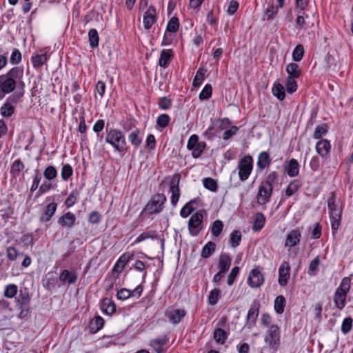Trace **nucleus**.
Segmentation results:
<instances>
[{
    "instance_id": "obj_1",
    "label": "nucleus",
    "mask_w": 353,
    "mask_h": 353,
    "mask_svg": "<svg viewBox=\"0 0 353 353\" xmlns=\"http://www.w3.org/2000/svg\"><path fill=\"white\" fill-rule=\"evenodd\" d=\"M23 76V69L21 67H14L7 73L0 75V99L4 98L6 94L12 92L18 82L23 86L21 81Z\"/></svg>"
},
{
    "instance_id": "obj_2",
    "label": "nucleus",
    "mask_w": 353,
    "mask_h": 353,
    "mask_svg": "<svg viewBox=\"0 0 353 353\" xmlns=\"http://www.w3.org/2000/svg\"><path fill=\"white\" fill-rule=\"evenodd\" d=\"M105 132V142L114 148V152H118L121 157H123L128 149L123 132L116 128L106 129Z\"/></svg>"
},
{
    "instance_id": "obj_3",
    "label": "nucleus",
    "mask_w": 353,
    "mask_h": 353,
    "mask_svg": "<svg viewBox=\"0 0 353 353\" xmlns=\"http://www.w3.org/2000/svg\"><path fill=\"white\" fill-rule=\"evenodd\" d=\"M336 196L335 192H331L327 200V208L329 211L332 234L334 235L341 225L342 216V207L336 203Z\"/></svg>"
},
{
    "instance_id": "obj_4",
    "label": "nucleus",
    "mask_w": 353,
    "mask_h": 353,
    "mask_svg": "<svg viewBox=\"0 0 353 353\" xmlns=\"http://www.w3.org/2000/svg\"><path fill=\"white\" fill-rule=\"evenodd\" d=\"M166 201V196L163 194L157 193L152 197L144 210L149 214L159 213L163 210Z\"/></svg>"
},
{
    "instance_id": "obj_5",
    "label": "nucleus",
    "mask_w": 353,
    "mask_h": 353,
    "mask_svg": "<svg viewBox=\"0 0 353 353\" xmlns=\"http://www.w3.org/2000/svg\"><path fill=\"white\" fill-rule=\"evenodd\" d=\"M239 176L241 181H246L253 169V159L250 155H245L238 163Z\"/></svg>"
},
{
    "instance_id": "obj_6",
    "label": "nucleus",
    "mask_w": 353,
    "mask_h": 353,
    "mask_svg": "<svg viewBox=\"0 0 353 353\" xmlns=\"http://www.w3.org/2000/svg\"><path fill=\"white\" fill-rule=\"evenodd\" d=\"M22 96L23 93H21L8 97L5 103L0 108L1 114L6 118L12 117L15 111V105Z\"/></svg>"
},
{
    "instance_id": "obj_7",
    "label": "nucleus",
    "mask_w": 353,
    "mask_h": 353,
    "mask_svg": "<svg viewBox=\"0 0 353 353\" xmlns=\"http://www.w3.org/2000/svg\"><path fill=\"white\" fill-rule=\"evenodd\" d=\"M203 214L201 212H196L193 214L188 221V230L190 234L193 236H197L202 229Z\"/></svg>"
},
{
    "instance_id": "obj_8",
    "label": "nucleus",
    "mask_w": 353,
    "mask_h": 353,
    "mask_svg": "<svg viewBox=\"0 0 353 353\" xmlns=\"http://www.w3.org/2000/svg\"><path fill=\"white\" fill-rule=\"evenodd\" d=\"M265 341L268 345L274 348L277 347L280 344V332L279 327L276 325H272L265 337Z\"/></svg>"
},
{
    "instance_id": "obj_9",
    "label": "nucleus",
    "mask_w": 353,
    "mask_h": 353,
    "mask_svg": "<svg viewBox=\"0 0 353 353\" xmlns=\"http://www.w3.org/2000/svg\"><path fill=\"white\" fill-rule=\"evenodd\" d=\"M272 192V187H270L267 185H265L263 183L261 182L259 187L257 193L258 203L260 205H263L268 203L270 200Z\"/></svg>"
},
{
    "instance_id": "obj_10",
    "label": "nucleus",
    "mask_w": 353,
    "mask_h": 353,
    "mask_svg": "<svg viewBox=\"0 0 353 353\" xmlns=\"http://www.w3.org/2000/svg\"><path fill=\"white\" fill-rule=\"evenodd\" d=\"M179 181L180 176L179 174H174L170 181L171 203L174 207L176 205L180 197Z\"/></svg>"
},
{
    "instance_id": "obj_11",
    "label": "nucleus",
    "mask_w": 353,
    "mask_h": 353,
    "mask_svg": "<svg viewBox=\"0 0 353 353\" xmlns=\"http://www.w3.org/2000/svg\"><path fill=\"white\" fill-rule=\"evenodd\" d=\"M264 282L263 274L258 269H253L250 272L248 278V283L252 288H257L261 287Z\"/></svg>"
},
{
    "instance_id": "obj_12",
    "label": "nucleus",
    "mask_w": 353,
    "mask_h": 353,
    "mask_svg": "<svg viewBox=\"0 0 353 353\" xmlns=\"http://www.w3.org/2000/svg\"><path fill=\"white\" fill-rule=\"evenodd\" d=\"M59 279L63 285H73L78 280V274L74 270H64L61 272Z\"/></svg>"
},
{
    "instance_id": "obj_13",
    "label": "nucleus",
    "mask_w": 353,
    "mask_h": 353,
    "mask_svg": "<svg viewBox=\"0 0 353 353\" xmlns=\"http://www.w3.org/2000/svg\"><path fill=\"white\" fill-rule=\"evenodd\" d=\"M301 237V233L299 229L292 230L286 236L285 247L291 248L296 245L300 242Z\"/></svg>"
},
{
    "instance_id": "obj_14",
    "label": "nucleus",
    "mask_w": 353,
    "mask_h": 353,
    "mask_svg": "<svg viewBox=\"0 0 353 353\" xmlns=\"http://www.w3.org/2000/svg\"><path fill=\"white\" fill-rule=\"evenodd\" d=\"M156 9L154 6H150L143 14V25L145 30L151 28L156 21Z\"/></svg>"
},
{
    "instance_id": "obj_15",
    "label": "nucleus",
    "mask_w": 353,
    "mask_h": 353,
    "mask_svg": "<svg viewBox=\"0 0 353 353\" xmlns=\"http://www.w3.org/2000/svg\"><path fill=\"white\" fill-rule=\"evenodd\" d=\"M76 219L73 213L68 212L58 219L57 223L61 228H71L74 225Z\"/></svg>"
},
{
    "instance_id": "obj_16",
    "label": "nucleus",
    "mask_w": 353,
    "mask_h": 353,
    "mask_svg": "<svg viewBox=\"0 0 353 353\" xmlns=\"http://www.w3.org/2000/svg\"><path fill=\"white\" fill-rule=\"evenodd\" d=\"M331 145L330 141L327 139H321L316 144V152L325 159H327L330 156Z\"/></svg>"
},
{
    "instance_id": "obj_17",
    "label": "nucleus",
    "mask_w": 353,
    "mask_h": 353,
    "mask_svg": "<svg viewBox=\"0 0 353 353\" xmlns=\"http://www.w3.org/2000/svg\"><path fill=\"white\" fill-rule=\"evenodd\" d=\"M186 315L185 310L173 309L165 312V316L172 324H178Z\"/></svg>"
},
{
    "instance_id": "obj_18",
    "label": "nucleus",
    "mask_w": 353,
    "mask_h": 353,
    "mask_svg": "<svg viewBox=\"0 0 353 353\" xmlns=\"http://www.w3.org/2000/svg\"><path fill=\"white\" fill-rule=\"evenodd\" d=\"M290 265L286 261H284L279 269V280L278 282L280 285L285 286L290 278Z\"/></svg>"
},
{
    "instance_id": "obj_19",
    "label": "nucleus",
    "mask_w": 353,
    "mask_h": 353,
    "mask_svg": "<svg viewBox=\"0 0 353 353\" xmlns=\"http://www.w3.org/2000/svg\"><path fill=\"white\" fill-rule=\"evenodd\" d=\"M259 303L257 301H254V303L252 304L250 308L249 309L246 316L247 324L249 325L250 327L255 324L259 315Z\"/></svg>"
},
{
    "instance_id": "obj_20",
    "label": "nucleus",
    "mask_w": 353,
    "mask_h": 353,
    "mask_svg": "<svg viewBox=\"0 0 353 353\" xmlns=\"http://www.w3.org/2000/svg\"><path fill=\"white\" fill-rule=\"evenodd\" d=\"M57 208V204L55 202L49 203L44 211V212L40 216V221L42 223L48 222L51 218L54 216Z\"/></svg>"
},
{
    "instance_id": "obj_21",
    "label": "nucleus",
    "mask_w": 353,
    "mask_h": 353,
    "mask_svg": "<svg viewBox=\"0 0 353 353\" xmlns=\"http://www.w3.org/2000/svg\"><path fill=\"white\" fill-rule=\"evenodd\" d=\"M30 296L27 289L21 290L16 301V307L30 306Z\"/></svg>"
},
{
    "instance_id": "obj_22",
    "label": "nucleus",
    "mask_w": 353,
    "mask_h": 353,
    "mask_svg": "<svg viewBox=\"0 0 353 353\" xmlns=\"http://www.w3.org/2000/svg\"><path fill=\"white\" fill-rule=\"evenodd\" d=\"M287 174L290 177H295L299 175L300 165L296 159H292L285 167Z\"/></svg>"
},
{
    "instance_id": "obj_23",
    "label": "nucleus",
    "mask_w": 353,
    "mask_h": 353,
    "mask_svg": "<svg viewBox=\"0 0 353 353\" xmlns=\"http://www.w3.org/2000/svg\"><path fill=\"white\" fill-rule=\"evenodd\" d=\"M232 259L227 253H221L219 258L218 267L220 271L227 272L231 265Z\"/></svg>"
},
{
    "instance_id": "obj_24",
    "label": "nucleus",
    "mask_w": 353,
    "mask_h": 353,
    "mask_svg": "<svg viewBox=\"0 0 353 353\" xmlns=\"http://www.w3.org/2000/svg\"><path fill=\"white\" fill-rule=\"evenodd\" d=\"M173 57V52L171 49L163 50L161 52L159 59V66L166 68L168 67L170 61Z\"/></svg>"
},
{
    "instance_id": "obj_25",
    "label": "nucleus",
    "mask_w": 353,
    "mask_h": 353,
    "mask_svg": "<svg viewBox=\"0 0 353 353\" xmlns=\"http://www.w3.org/2000/svg\"><path fill=\"white\" fill-rule=\"evenodd\" d=\"M101 308L103 312L107 314H111L116 311V305L114 301L108 297L103 299L101 304Z\"/></svg>"
},
{
    "instance_id": "obj_26",
    "label": "nucleus",
    "mask_w": 353,
    "mask_h": 353,
    "mask_svg": "<svg viewBox=\"0 0 353 353\" xmlns=\"http://www.w3.org/2000/svg\"><path fill=\"white\" fill-rule=\"evenodd\" d=\"M271 163V158L267 152H262L259 154L257 161V167L260 170L268 168Z\"/></svg>"
},
{
    "instance_id": "obj_27",
    "label": "nucleus",
    "mask_w": 353,
    "mask_h": 353,
    "mask_svg": "<svg viewBox=\"0 0 353 353\" xmlns=\"http://www.w3.org/2000/svg\"><path fill=\"white\" fill-rule=\"evenodd\" d=\"M346 296L347 294L336 290L334 296V302L338 309L342 310L345 306Z\"/></svg>"
},
{
    "instance_id": "obj_28",
    "label": "nucleus",
    "mask_w": 353,
    "mask_h": 353,
    "mask_svg": "<svg viewBox=\"0 0 353 353\" xmlns=\"http://www.w3.org/2000/svg\"><path fill=\"white\" fill-rule=\"evenodd\" d=\"M286 72L288 74V77L292 79H298L301 74V70L297 63H290L286 67Z\"/></svg>"
},
{
    "instance_id": "obj_29",
    "label": "nucleus",
    "mask_w": 353,
    "mask_h": 353,
    "mask_svg": "<svg viewBox=\"0 0 353 353\" xmlns=\"http://www.w3.org/2000/svg\"><path fill=\"white\" fill-rule=\"evenodd\" d=\"M302 183L301 181L298 179H294L290 182L287 186L285 193L288 197L294 195L301 187Z\"/></svg>"
},
{
    "instance_id": "obj_30",
    "label": "nucleus",
    "mask_w": 353,
    "mask_h": 353,
    "mask_svg": "<svg viewBox=\"0 0 353 353\" xmlns=\"http://www.w3.org/2000/svg\"><path fill=\"white\" fill-rule=\"evenodd\" d=\"M141 130L135 129L128 135V140L136 148H139L142 143V138L140 137Z\"/></svg>"
},
{
    "instance_id": "obj_31",
    "label": "nucleus",
    "mask_w": 353,
    "mask_h": 353,
    "mask_svg": "<svg viewBox=\"0 0 353 353\" xmlns=\"http://www.w3.org/2000/svg\"><path fill=\"white\" fill-rule=\"evenodd\" d=\"M265 217L261 212H257L254 215V221L252 225V230L255 232L261 230L265 225Z\"/></svg>"
},
{
    "instance_id": "obj_32",
    "label": "nucleus",
    "mask_w": 353,
    "mask_h": 353,
    "mask_svg": "<svg viewBox=\"0 0 353 353\" xmlns=\"http://www.w3.org/2000/svg\"><path fill=\"white\" fill-rule=\"evenodd\" d=\"M104 325V321L101 316H96L89 324V328L92 333H96L100 330Z\"/></svg>"
},
{
    "instance_id": "obj_33",
    "label": "nucleus",
    "mask_w": 353,
    "mask_h": 353,
    "mask_svg": "<svg viewBox=\"0 0 353 353\" xmlns=\"http://www.w3.org/2000/svg\"><path fill=\"white\" fill-rule=\"evenodd\" d=\"M215 250L216 244L212 241H209L203 246L201 256L203 259H208L215 252Z\"/></svg>"
},
{
    "instance_id": "obj_34",
    "label": "nucleus",
    "mask_w": 353,
    "mask_h": 353,
    "mask_svg": "<svg viewBox=\"0 0 353 353\" xmlns=\"http://www.w3.org/2000/svg\"><path fill=\"white\" fill-rule=\"evenodd\" d=\"M272 92L273 95L280 101H283L285 97L284 86L281 83H275L272 87Z\"/></svg>"
},
{
    "instance_id": "obj_35",
    "label": "nucleus",
    "mask_w": 353,
    "mask_h": 353,
    "mask_svg": "<svg viewBox=\"0 0 353 353\" xmlns=\"http://www.w3.org/2000/svg\"><path fill=\"white\" fill-rule=\"evenodd\" d=\"M228 336V333L221 328H216L214 331V339L218 343L223 344L225 342Z\"/></svg>"
},
{
    "instance_id": "obj_36",
    "label": "nucleus",
    "mask_w": 353,
    "mask_h": 353,
    "mask_svg": "<svg viewBox=\"0 0 353 353\" xmlns=\"http://www.w3.org/2000/svg\"><path fill=\"white\" fill-rule=\"evenodd\" d=\"M90 46L95 48L99 46V37L96 29H90L88 32Z\"/></svg>"
},
{
    "instance_id": "obj_37",
    "label": "nucleus",
    "mask_w": 353,
    "mask_h": 353,
    "mask_svg": "<svg viewBox=\"0 0 353 353\" xmlns=\"http://www.w3.org/2000/svg\"><path fill=\"white\" fill-rule=\"evenodd\" d=\"M279 180V174L276 172L272 171L270 172L266 177L261 181L265 185H267L270 187H272L274 183H277Z\"/></svg>"
},
{
    "instance_id": "obj_38",
    "label": "nucleus",
    "mask_w": 353,
    "mask_h": 353,
    "mask_svg": "<svg viewBox=\"0 0 353 353\" xmlns=\"http://www.w3.org/2000/svg\"><path fill=\"white\" fill-rule=\"evenodd\" d=\"M47 55L46 53L37 54L32 57V63L34 68H40L47 61Z\"/></svg>"
},
{
    "instance_id": "obj_39",
    "label": "nucleus",
    "mask_w": 353,
    "mask_h": 353,
    "mask_svg": "<svg viewBox=\"0 0 353 353\" xmlns=\"http://www.w3.org/2000/svg\"><path fill=\"white\" fill-rule=\"evenodd\" d=\"M196 203L195 199H192L188 202L181 210L180 215L183 218H187L192 212L194 210V208L192 204Z\"/></svg>"
},
{
    "instance_id": "obj_40",
    "label": "nucleus",
    "mask_w": 353,
    "mask_h": 353,
    "mask_svg": "<svg viewBox=\"0 0 353 353\" xmlns=\"http://www.w3.org/2000/svg\"><path fill=\"white\" fill-rule=\"evenodd\" d=\"M241 233L239 230H234L230 235V243L232 248H236L241 241Z\"/></svg>"
},
{
    "instance_id": "obj_41",
    "label": "nucleus",
    "mask_w": 353,
    "mask_h": 353,
    "mask_svg": "<svg viewBox=\"0 0 353 353\" xmlns=\"http://www.w3.org/2000/svg\"><path fill=\"white\" fill-rule=\"evenodd\" d=\"M205 70L203 68L198 69L192 83L194 87L198 88L201 85L203 81L205 79Z\"/></svg>"
},
{
    "instance_id": "obj_42",
    "label": "nucleus",
    "mask_w": 353,
    "mask_h": 353,
    "mask_svg": "<svg viewBox=\"0 0 353 353\" xmlns=\"http://www.w3.org/2000/svg\"><path fill=\"white\" fill-rule=\"evenodd\" d=\"M285 305V297L282 295L278 296L274 301V310L277 314H282Z\"/></svg>"
},
{
    "instance_id": "obj_43",
    "label": "nucleus",
    "mask_w": 353,
    "mask_h": 353,
    "mask_svg": "<svg viewBox=\"0 0 353 353\" xmlns=\"http://www.w3.org/2000/svg\"><path fill=\"white\" fill-rule=\"evenodd\" d=\"M57 283V279L51 273L49 272L46 274V283L44 287L48 290H50L54 288Z\"/></svg>"
},
{
    "instance_id": "obj_44",
    "label": "nucleus",
    "mask_w": 353,
    "mask_h": 353,
    "mask_svg": "<svg viewBox=\"0 0 353 353\" xmlns=\"http://www.w3.org/2000/svg\"><path fill=\"white\" fill-rule=\"evenodd\" d=\"M179 28V21L176 17H172L168 21L166 31L169 32H176Z\"/></svg>"
},
{
    "instance_id": "obj_45",
    "label": "nucleus",
    "mask_w": 353,
    "mask_h": 353,
    "mask_svg": "<svg viewBox=\"0 0 353 353\" xmlns=\"http://www.w3.org/2000/svg\"><path fill=\"white\" fill-rule=\"evenodd\" d=\"M203 183L204 187L212 192H216L218 189L217 183L212 178H204L203 180Z\"/></svg>"
},
{
    "instance_id": "obj_46",
    "label": "nucleus",
    "mask_w": 353,
    "mask_h": 353,
    "mask_svg": "<svg viewBox=\"0 0 353 353\" xmlns=\"http://www.w3.org/2000/svg\"><path fill=\"white\" fill-rule=\"evenodd\" d=\"M223 228V224L221 221L216 220L212 223L211 227L212 234L216 237L219 236Z\"/></svg>"
},
{
    "instance_id": "obj_47",
    "label": "nucleus",
    "mask_w": 353,
    "mask_h": 353,
    "mask_svg": "<svg viewBox=\"0 0 353 353\" xmlns=\"http://www.w3.org/2000/svg\"><path fill=\"white\" fill-rule=\"evenodd\" d=\"M157 232L155 231H148V232H144L143 233H141V234H139L136 240H135V243H139L144 240H146L148 239H157Z\"/></svg>"
},
{
    "instance_id": "obj_48",
    "label": "nucleus",
    "mask_w": 353,
    "mask_h": 353,
    "mask_svg": "<svg viewBox=\"0 0 353 353\" xmlns=\"http://www.w3.org/2000/svg\"><path fill=\"white\" fill-rule=\"evenodd\" d=\"M221 296V290L214 288L210 292V294L208 296V303L209 304L214 305L217 303L219 301V299Z\"/></svg>"
},
{
    "instance_id": "obj_49",
    "label": "nucleus",
    "mask_w": 353,
    "mask_h": 353,
    "mask_svg": "<svg viewBox=\"0 0 353 353\" xmlns=\"http://www.w3.org/2000/svg\"><path fill=\"white\" fill-rule=\"evenodd\" d=\"M18 288L15 284L7 285L4 290V296L7 298L12 299L14 297L17 293Z\"/></svg>"
},
{
    "instance_id": "obj_50",
    "label": "nucleus",
    "mask_w": 353,
    "mask_h": 353,
    "mask_svg": "<svg viewBox=\"0 0 353 353\" xmlns=\"http://www.w3.org/2000/svg\"><path fill=\"white\" fill-rule=\"evenodd\" d=\"M304 55V48L302 45H297L292 52V59L294 61H300Z\"/></svg>"
},
{
    "instance_id": "obj_51",
    "label": "nucleus",
    "mask_w": 353,
    "mask_h": 353,
    "mask_svg": "<svg viewBox=\"0 0 353 353\" xmlns=\"http://www.w3.org/2000/svg\"><path fill=\"white\" fill-rule=\"evenodd\" d=\"M285 87L287 92L290 94H292L296 92L298 88L296 79L287 77L285 81Z\"/></svg>"
},
{
    "instance_id": "obj_52",
    "label": "nucleus",
    "mask_w": 353,
    "mask_h": 353,
    "mask_svg": "<svg viewBox=\"0 0 353 353\" xmlns=\"http://www.w3.org/2000/svg\"><path fill=\"white\" fill-rule=\"evenodd\" d=\"M170 121V117L167 114H161L157 119V125L161 128H166Z\"/></svg>"
},
{
    "instance_id": "obj_53",
    "label": "nucleus",
    "mask_w": 353,
    "mask_h": 353,
    "mask_svg": "<svg viewBox=\"0 0 353 353\" xmlns=\"http://www.w3.org/2000/svg\"><path fill=\"white\" fill-rule=\"evenodd\" d=\"M73 169L70 164H64L62 166L61 176L63 180L67 181L72 175Z\"/></svg>"
},
{
    "instance_id": "obj_54",
    "label": "nucleus",
    "mask_w": 353,
    "mask_h": 353,
    "mask_svg": "<svg viewBox=\"0 0 353 353\" xmlns=\"http://www.w3.org/2000/svg\"><path fill=\"white\" fill-rule=\"evenodd\" d=\"M351 279L350 277H344L340 285L337 288L336 290L344 292L347 294L350 289Z\"/></svg>"
},
{
    "instance_id": "obj_55",
    "label": "nucleus",
    "mask_w": 353,
    "mask_h": 353,
    "mask_svg": "<svg viewBox=\"0 0 353 353\" xmlns=\"http://www.w3.org/2000/svg\"><path fill=\"white\" fill-rule=\"evenodd\" d=\"M205 147H206V143L204 141H199L196 144L195 148L192 150V157L195 159L199 158L201 155V154H202L203 151L204 150V149L205 148Z\"/></svg>"
},
{
    "instance_id": "obj_56",
    "label": "nucleus",
    "mask_w": 353,
    "mask_h": 353,
    "mask_svg": "<svg viewBox=\"0 0 353 353\" xmlns=\"http://www.w3.org/2000/svg\"><path fill=\"white\" fill-rule=\"evenodd\" d=\"M353 319L352 317H346L342 322L341 332L346 334L350 332L352 327Z\"/></svg>"
},
{
    "instance_id": "obj_57",
    "label": "nucleus",
    "mask_w": 353,
    "mask_h": 353,
    "mask_svg": "<svg viewBox=\"0 0 353 353\" xmlns=\"http://www.w3.org/2000/svg\"><path fill=\"white\" fill-rule=\"evenodd\" d=\"M43 175L48 180H53L57 176V169L52 165H49L45 169Z\"/></svg>"
},
{
    "instance_id": "obj_58",
    "label": "nucleus",
    "mask_w": 353,
    "mask_h": 353,
    "mask_svg": "<svg viewBox=\"0 0 353 353\" xmlns=\"http://www.w3.org/2000/svg\"><path fill=\"white\" fill-rule=\"evenodd\" d=\"M132 257V254L130 253H124L123 254L116 263V268H121V269H124L125 265L128 263L130 259Z\"/></svg>"
},
{
    "instance_id": "obj_59",
    "label": "nucleus",
    "mask_w": 353,
    "mask_h": 353,
    "mask_svg": "<svg viewBox=\"0 0 353 353\" xmlns=\"http://www.w3.org/2000/svg\"><path fill=\"white\" fill-rule=\"evenodd\" d=\"M212 88L210 84H206L199 94V99L201 100H206L211 97Z\"/></svg>"
},
{
    "instance_id": "obj_60",
    "label": "nucleus",
    "mask_w": 353,
    "mask_h": 353,
    "mask_svg": "<svg viewBox=\"0 0 353 353\" xmlns=\"http://www.w3.org/2000/svg\"><path fill=\"white\" fill-rule=\"evenodd\" d=\"M327 132V126L326 124L318 125L315 128L314 133V138L318 139H321L323 135Z\"/></svg>"
},
{
    "instance_id": "obj_61",
    "label": "nucleus",
    "mask_w": 353,
    "mask_h": 353,
    "mask_svg": "<svg viewBox=\"0 0 353 353\" xmlns=\"http://www.w3.org/2000/svg\"><path fill=\"white\" fill-rule=\"evenodd\" d=\"M133 296V292L126 288H121L117 293V297L120 300H125Z\"/></svg>"
},
{
    "instance_id": "obj_62",
    "label": "nucleus",
    "mask_w": 353,
    "mask_h": 353,
    "mask_svg": "<svg viewBox=\"0 0 353 353\" xmlns=\"http://www.w3.org/2000/svg\"><path fill=\"white\" fill-rule=\"evenodd\" d=\"M239 270L240 269L239 267L238 266H235L232 269V270L230 271V274L228 276L227 283L228 285H232L234 283L236 277L239 273Z\"/></svg>"
},
{
    "instance_id": "obj_63",
    "label": "nucleus",
    "mask_w": 353,
    "mask_h": 353,
    "mask_svg": "<svg viewBox=\"0 0 353 353\" xmlns=\"http://www.w3.org/2000/svg\"><path fill=\"white\" fill-rule=\"evenodd\" d=\"M278 12V8L273 5H269L265 11V15L268 20H272Z\"/></svg>"
},
{
    "instance_id": "obj_64",
    "label": "nucleus",
    "mask_w": 353,
    "mask_h": 353,
    "mask_svg": "<svg viewBox=\"0 0 353 353\" xmlns=\"http://www.w3.org/2000/svg\"><path fill=\"white\" fill-rule=\"evenodd\" d=\"M24 168V164L21 161V159H18L15 160L11 167V173L12 174H16L19 173L21 171H22Z\"/></svg>"
}]
</instances>
